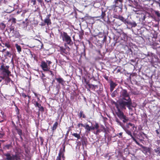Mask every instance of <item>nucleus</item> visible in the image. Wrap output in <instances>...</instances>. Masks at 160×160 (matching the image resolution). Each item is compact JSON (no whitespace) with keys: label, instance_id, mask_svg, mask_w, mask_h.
<instances>
[{"label":"nucleus","instance_id":"27","mask_svg":"<svg viewBox=\"0 0 160 160\" xmlns=\"http://www.w3.org/2000/svg\"><path fill=\"white\" fill-rule=\"evenodd\" d=\"M116 84L113 82H111L110 83V87L115 88Z\"/></svg>","mask_w":160,"mask_h":160},{"label":"nucleus","instance_id":"47","mask_svg":"<svg viewBox=\"0 0 160 160\" xmlns=\"http://www.w3.org/2000/svg\"><path fill=\"white\" fill-rule=\"evenodd\" d=\"M49 71L50 72V74L51 75H52V76L54 75L53 74V73L52 72V71L49 70V71Z\"/></svg>","mask_w":160,"mask_h":160},{"label":"nucleus","instance_id":"53","mask_svg":"<svg viewBox=\"0 0 160 160\" xmlns=\"http://www.w3.org/2000/svg\"><path fill=\"white\" fill-rule=\"evenodd\" d=\"M3 120H0V122H2L3 121Z\"/></svg>","mask_w":160,"mask_h":160},{"label":"nucleus","instance_id":"57","mask_svg":"<svg viewBox=\"0 0 160 160\" xmlns=\"http://www.w3.org/2000/svg\"><path fill=\"white\" fill-rule=\"evenodd\" d=\"M159 6H160V4H159Z\"/></svg>","mask_w":160,"mask_h":160},{"label":"nucleus","instance_id":"52","mask_svg":"<svg viewBox=\"0 0 160 160\" xmlns=\"http://www.w3.org/2000/svg\"><path fill=\"white\" fill-rule=\"evenodd\" d=\"M122 132H120L119 133V135L120 136H121L122 135Z\"/></svg>","mask_w":160,"mask_h":160},{"label":"nucleus","instance_id":"46","mask_svg":"<svg viewBox=\"0 0 160 160\" xmlns=\"http://www.w3.org/2000/svg\"><path fill=\"white\" fill-rule=\"evenodd\" d=\"M27 97H28V102H29L30 101V99L31 98V96H29V95H27Z\"/></svg>","mask_w":160,"mask_h":160},{"label":"nucleus","instance_id":"41","mask_svg":"<svg viewBox=\"0 0 160 160\" xmlns=\"http://www.w3.org/2000/svg\"><path fill=\"white\" fill-rule=\"evenodd\" d=\"M12 22L14 23H16V19L15 18H13L12 19Z\"/></svg>","mask_w":160,"mask_h":160},{"label":"nucleus","instance_id":"20","mask_svg":"<svg viewBox=\"0 0 160 160\" xmlns=\"http://www.w3.org/2000/svg\"><path fill=\"white\" fill-rule=\"evenodd\" d=\"M58 123L57 122H55L52 128V130L53 131H54L58 127Z\"/></svg>","mask_w":160,"mask_h":160},{"label":"nucleus","instance_id":"19","mask_svg":"<svg viewBox=\"0 0 160 160\" xmlns=\"http://www.w3.org/2000/svg\"><path fill=\"white\" fill-rule=\"evenodd\" d=\"M84 128L86 129V132L88 133L91 131L90 126H89L88 124L85 125Z\"/></svg>","mask_w":160,"mask_h":160},{"label":"nucleus","instance_id":"35","mask_svg":"<svg viewBox=\"0 0 160 160\" xmlns=\"http://www.w3.org/2000/svg\"><path fill=\"white\" fill-rule=\"evenodd\" d=\"M4 44L6 47L8 48H9L10 47V45L8 43H5Z\"/></svg>","mask_w":160,"mask_h":160},{"label":"nucleus","instance_id":"48","mask_svg":"<svg viewBox=\"0 0 160 160\" xmlns=\"http://www.w3.org/2000/svg\"><path fill=\"white\" fill-rule=\"evenodd\" d=\"M33 93L34 94V95L36 97H37L38 96V94L35 92H33Z\"/></svg>","mask_w":160,"mask_h":160},{"label":"nucleus","instance_id":"55","mask_svg":"<svg viewBox=\"0 0 160 160\" xmlns=\"http://www.w3.org/2000/svg\"><path fill=\"white\" fill-rule=\"evenodd\" d=\"M42 75L43 77H45V76L44 74H42Z\"/></svg>","mask_w":160,"mask_h":160},{"label":"nucleus","instance_id":"4","mask_svg":"<svg viewBox=\"0 0 160 160\" xmlns=\"http://www.w3.org/2000/svg\"><path fill=\"white\" fill-rule=\"evenodd\" d=\"M122 0H116L115 1V8L117 9L118 8L119 11H121L122 7Z\"/></svg>","mask_w":160,"mask_h":160},{"label":"nucleus","instance_id":"3","mask_svg":"<svg viewBox=\"0 0 160 160\" xmlns=\"http://www.w3.org/2000/svg\"><path fill=\"white\" fill-rule=\"evenodd\" d=\"M9 66H5L4 65H2L0 68L3 74L5 76H8L10 72L8 70Z\"/></svg>","mask_w":160,"mask_h":160},{"label":"nucleus","instance_id":"14","mask_svg":"<svg viewBox=\"0 0 160 160\" xmlns=\"http://www.w3.org/2000/svg\"><path fill=\"white\" fill-rule=\"evenodd\" d=\"M12 160H18L20 159V158L18 153H16L15 155L12 154Z\"/></svg>","mask_w":160,"mask_h":160},{"label":"nucleus","instance_id":"51","mask_svg":"<svg viewBox=\"0 0 160 160\" xmlns=\"http://www.w3.org/2000/svg\"><path fill=\"white\" fill-rule=\"evenodd\" d=\"M37 1L39 3H41L42 2V0H37Z\"/></svg>","mask_w":160,"mask_h":160},{"label":"nucleus","instance_id":"37","mask_svg":"<svg viewBox=\"0 0 160 160\" xmlns=\"http://www.w3.org/2000/svg\"><path fill=\"white\" fill-rule=\"evenodd\" d=\"M85 125H84L82 123H79L78 125V128H79L80 127V126H82V127H84V126H85Z\"/></svg>","mask_w":160,"mask_h":160},{"label":"nucleus","instance_id":"38","mask_svg":"<svg viewBox=\"0 0 160 160\" xmlns=\"http://www.w3.org/2000/svg\"><path fill=\"white\" fill-rule=\"evenodd\" d=\"M0 25L3 28H5L6 27L5 25L3 23H1L0 24Z\"/></svg>","mask_w":160,"mask_h":160},{"label":"nucleus","instance_id":"56","mask_svg":"<svg viewBox=\"0 0 160 160\" xmlns=\"http://www.w3.org/2000/svg\"><path fill=\"white\" fill-rule=\"evenodd\" d=\"M156 132H157V133H158V131H157V130H156Z\"/></svg>","mask_w":160,"mask_h":160},{"label":"nucleus","instance_id":"5","mask_svg":"<svg viewBox=\"0 0 160 160\" xmlns=\"http://www.w3.org/2000/svg\"><path fill=\"white\" fill-rule=\"evenodd\" d=\"M41 67L44 71H49L50 69V68L48 67L47 63L44 61H42Z\"/></svg>","mask_w":160,"mask_h":160},{"label":"nucleus","instance_id":"1","mask_svg":"<svg viewBox=\"0 0 160 160\" xmlns=\"http://www.w3.org/2000/svg\"><path fill=\"white\" fill-rule=\"evenodd\" d=\"M120 94L119 103L122 109H125L127 106L129 110L132 109V101L127 91L125 89H122Z\"/></svg>","mask_w":160,"mask_h":160},{"label":"nucleus","instance_id":"39","mask_svg":"<svg viewBox=\"0 0 160 160\" xmlns=\"http://www.w3.org/2000/svg\"><path fill=\"white\" fill-rule=\"evenodd\" d=\"M1 113L2 116V118H3V119H4L5 118V116L4 115V113L3 112H1Z\"/></svg>","mask_w":160,"mask_h":160},{"label":"nucleus","instance_id":"8","mask_svg":"<svg viewBox=\"0 0 160 160\" xmlns=\"http://www.w3.org/2000/svg\"><path fill=\"white\" fill-rule=\"evenodd\" d=\"M99 125L98 123H96L94 125L95 130H96V131H93V132L94 134L97 135L101 132V130L99 128Z\"/></svg>","mask_w":160,"mask_h":160},{"label":"nucleus","instance_id":"18","mask_svg":"<svg viewBox=\"0 0 160 160\" xmlns=\"http://www.w3.org/2000/svg\"><path fill=\"white\" fill-rule=\"evenodd\" d=\"M15 46L18 52L20 53L22 51V49L21 46L18 44H15Z\"/></svg>","mask_w":160,"mask_h":160},{"label":"nucleus","instance_id":"7","mask_svg":"<svg viewBox=\"0 0 160 160\" xmlns=\"http://www.w3.org/2000/svg\"><path fill=\"white\" fill-rule=\"evenodd\" d=\"M10 29L13 36L16 38H18L20 37V34L18 31L15 30L13 28H11Z\"/></svg>","mask_w":160,"mask_h":160},{"label":"nucleus","instance_id":"36","mask_svg":"<svg viewBox=\"0 0 160 160\" xmlns=\"http://www.w3.org/2000/svg\"><path fill=\"white\" fill-rule=\"evenodd\" d=\"M18 134L20 136H21V135L22 134V131L21 130H20V129L18 130Z\"/></svg>","mask_w":160,"mask_h":160},{"label":"nucleus","instance_id":"49","mask_svg":"<svg viewBox=\"0 0 160 160\" xmlns=\"http://www.w3.org/2000/svg\"><path fill=\"white\" fill-rule=\"evenodd\" d=\"M46 24L44 22L43 23H42L41 24V26H44Z\"/></svg>","mask_w":160,"mask_h":160},{"label":"nucleus","instance_id":"6","mask_svg":"<svg viewBox=\"0 0 160 160\" xmlns=\"http://www.w3.org/2000/svg\"><path fill=\"white\" fill-rule=\"evenodd\" d=\"M51 16L50 14H48L44 21V22L48 26L51 24V20L50 18Z\"/></svg>","mask_w":160,"mask_h":160},{"label":"nucleus","instance_id":"40","mask_svg":"<svg viewBox=\"0 0 160 160\" xmlns=\"http://www.w3.org/2000/svg\"><path fill=\"white\" fill-rule=\"evenodd\" d=\"M31 2L33 5H35L36 4V1L35 0H32Z\"/></svg>","mask_w":160,"mask_h":160},{"label":"nucleus","instance_id":"9","mask_svg":"<svg viewBox=\"0 0 160 160\" xmlns=\"http://www.w3.org/2000/svg\"><path fill=\"white\" fill-rule=\"evenodd\" d=\"M116 114L118 117L121 120L122 119V118L125 116L123 112L121 111L118 108V111L116 112Z\"/></svg>","mask_w":160,"mask_h":160},{"label":"nucleus","instance_id":"24","mask_svg":"<svg viewBox=\"0 0 160 160\" xmlns=\"http://www.w3.org/2000/svg\"><path fill=\"white\" fill-rule=\"evenodd\" d=\"M79 116L80 118H81L82 117L83 118H86L85 115L83 114V112L82 111H81L80 112Z\"/></svg>","mask_w":160,"mask_h":160},{"label":"nucleus","instance_id":"33","mask_svg":"<svg viewBox=\"0 0 160 160\" xmlns=\"http://www.w3.org/2000/svg\"><path fill=\"white\" fill-rule=\"evenodd\" d=\"M20 96L25 98L27 96V95H26L24 93L22 92L20 94Z\"/></svg>","mask_w":160,"mask_h":160},{"label":"nucleus","instance_id":"22","mask_svg":"<svg viewBox=\"0 0 160 160\" xmlns=\"http://www.w3.org/2000/svg\"><path fill=\"white\" fill-rule=\"evenodd\" d=\"M72 135L76 138L77 140L79 139L80 138V134L77 133H73L72 134Z\"/></svg>","mask_w":160,"mask_h":160},{"label":"nucleus","instance_id":"45","mask_svg":"<svg viewBox=\"0 0 160 160\" xmlns=\"http://www.w3.org/2000/svg\"><path fill=\"white\" fill-rule=\"evenodd\" d=\"M90 129L91 130H95V128H94V125L93 126L91 127L90 126Z\"/></svg>","mask_w":160,"mask_h":160},{"label":"nucleus","instance_id":"42","mask_svg":"<svg viewBox=\"0 0 160 160\" xmlns=\"http://www.w3.org/2000/svg\"><path fill=\"white\" fill-rule=\"evenodd\" d=\"M47 63L48 66H49L52 63V62L50 61H47Z\"/></svg>","mask_w":160,"mask_h":160},{"label":"nucleus","instance_id":"31","mask_svg":"<svg viewBox=\"0 0 160 160\" xmlns=\"http://www.w3.org/2000/svg\"><path fill=\"white\" fill-rule=\"evenodd\" d=\"M6 55L9 57L11 58L12 56V54L9 52L7 51L6 52Z\"/></svg>","mask_w":160,"mask_h":160},{"label":"nucleus","instance_id":"50","mask_svg":"<svg viewBox=\"0 0 160 160\" xmlns=\"http://www.w3.org/2000/svg\"><path fill=\"white\" fill-rule=\"evenodd\" d=\"M114 88L110 87V90L111 91H112L113 90V89Z\"/></svg>","mask_w":160,"mask_h":160},{"label":"nucleus","instance_id":"43","mask_svg":"<svg viewBox=\"0 0 160 160\" xmlns=\"http://www.w3.org/2000/svg\"><path fill=\"white\" fill-rule=\"evenodd\" d=\"M88 86L89 87V88H91L92 87H94V85H93L90 84H88Z\"/></svg>","mask_w":160,"mask_h":160},{"label":"nucleus","instance_id":"44","mask_svg":"<svg viewBox=\"0 0 160 160\" xmlns=\"http://www.w3.org/2000/svg\"><path fill=\"white\" fill-rule=\"evenodd\" d=\"M102 14L101 16V18H104L105 14L104 13L102 12Z\"/></svg>","mask_w":160,"mask_h":160},{"label":"nucleus","instance_id":"15","mask_svg":"<svg viewBox=\"0 0 160 160\" xmlns=\"http://www.w3.org/2000/svg\"><path fill=\"white\" fill-rule=\"evenodd\" d=\"M126 24L131 25L132 27H135L137 26V23L134 21L130 22L127 21Z\"/></svg>","mask_w":160,"mask_h":160},{"label":"nucleus","instance_id":"16","mask_svg":"<svg viewBox=\"0 0 160 160\" xmlns=\"http://www.w3.org/2000/svg\"><path fill=\"white\" fill-rule=\"evenodd\" d=\"M34 105L36 107H38L39 108V110H43V108L42 107L41 104H39V103L37 102H35Z\"/></svg>","mask_w":160,"mask_h":160},{"label":"nucleus","instance_id":"13","mask_svg":"<svg viewBox=\"0 0 160 160\" xmlns=\"http://www.w3.org/2000/svg\"><path fill=\"white\" fill-rule=\"evenodd\" d=\"M117 18L120 20L122 22H124V24H126V23L128 21L126 19H125L122 16H118Z\"/></svg>","mask_w":160,"mask_h":160},{"label":"nucleus","instance_id":"17","mask_svg":"<svg viewBox=\"0 0 160 160\" xmlns=\"http://www.w3.org/2000/svg\"><path fill=\"white\" fill-rule=\"evenodd\" d=\"M56 80L60 83L62 84V85H63L64 84V80L62 79V78H56Z\"/></svg>","mask_w":160,"mask_h":160},{"label":"nucleus","instance_id":"26","mask_svg":"<svg viewBox=\"0 0 160 160\" xmlns=\"http://www.w3.org/2000/svg\"><path fill=\"white\" fill-rule=\"evenodd\" d=\"M125 131L127 134H128V135H130L131 137L132 138V137H134L132 136V133L130 131L128 130H125Z\"/></svg>","mask_w":160,"mask_h":160},{"label":"nucleus","instance_id":"11","mask_svg":"<svg viewBox=\"0 0 160 160\" xmlns=\"http://www.w3.org/2000/svg\"><path fill=\"white\" fill-rule=\"evenodd\" d=\"M141 146L142 148V151L143 153H147L149 152H150V148H149L144 147L142 145Z\"/></svg>","mask_w":160,"mask_h":160},{"label":"nucleus","instance_id":"12","mask_svg":"<svg viewBox=\"0 0 160 160\" xmlns=\"http://www.w3.org/2000/svg\"><path fill=\"white\" fill-rule=\"evenodd\" d=\"M4 155L6 157L5 159L7 160H12V154H11L9 153H7L4 154Z\"/></svg>","mask_w":160,"mask_h":160},{"label":"nucleus","instance_id":"54","mask_svg":"<svg viewBox=\"0 0 160 160\" xmlns=\"http://www.w3.org/2000/svg\"><path fill=\"white\" fill-rule=\"evenodd\" d=\"M37 98V99L39 100V98L38 97V96L37 97H36Z\"/></svg>","mask_w":160,"mask_h":160},{"label":"nucleus","instance_id":"25","mask_svg":"<svg viewBox=\"0 0 160 160\" xmlns=\"http://www.w3.org/2000/svg\"><path fill=\"white\" fill-rule=\"evenodd\" d=\"M122 119H123V122L124 123L127 122L129 120L128 118L126 117L125 115L122 118Z\"/></svg>","mask_w":160,"mask_h":160},{"label":"nucleus","instance_id":"28","mask_svg":"<svg viewBox=\"0 0 160 160\" xmlns=\"http://www.w3.org/2000/svg\"><path fill=\"white\" fill-rule=\"evenodd\" d=\"M116 121L118 124H119L122 127V123L117 118H116Z\"/></svg>","mask_w":160,"mask_h":160},{"label":"nucleus","instance_id":"30","mask_svg":"<svg viewBox=\"0 0 160 160\" xmlns=\"http://www.w3.org/2000/svg\"><path fill=\"white\" fill-rule=\"evenodd\" d=\"M155 14L158 17H160V13L159 12L157 11H154Z\"/></svg>","mask_w":160,"mask_h":160},{"label":"nucleus","instance_id":"23","mask_svg":"<svg viewBox=\"0 0 160 160\" xmlns=\"http://www.w3.org/2000/svg\"><path fill=\"white\" fill-rule=\"evenodd\" d=\"M131 126V127H132L133 128V129L134 130H136V128L134 126V124H132L131 123H128V124H127V127L128 128H129V126Z\"/></svg>","mask_w":160,"mask_h":160},{"label":"nucleus","instance_id":"29","mask_svg":"<svg viewBox=\"0 0 160 160\" xmlns=\"http://www.w3.org/2000/svg\"><path fill=\"white\" fill-rule=\"evenodd\" d=\"M117 93V91L116 90H115L111 94L112 97L113 98L116 95Z\"/></svg>","mask_w":160,"mask_h":160},{"label":"nucleus","instance_id":"2","mask_svg":"<svg viewBox=\"0 0 160 160\" xmlns=\"http://www.w3.org/2000/svg\"><path fill=\"white\" fill-rule=\"evenodd\" d=\"M60 37L62 38V41L66 42L67 44L71 45L72 43L71 38L67 33L64 32H61Z\"/></svg>","mask_w":160,"mask_h":160},{"label":"nucleus","instance_id":"21","mask_svg":"<svg viewBox=\"0 0 160 160\" xmlns=\"http://www.w3.org/2000/svg\"><path fill=\"white\" fill-rule=\"evenodd\" d=\"M155 152L157 154V155L160 156V149L159 148H157L154 150Z\"/></svg>","mask_w":160,"mask_h":160},{"label":"nucleus","instance_id":"32","mask_svg":"<svg viewBox=\"0 0 160 160\" xmlns=\"http://www.w3.org/2000/svg\"><path fill=\"white\" fill-rule=\"evenodd\" d=\"M60 48H61L60 49L61 50V53H62V54L63 53H66L65 52L66 50L65 48H61V47Z\"/></svg>","mask_w":160,"mask_h":160},{"label":"nucleus","instance_id":"34","mask_svg":"<svg viewBox=\"0 0 160 160\" xmlns=\"http://www.w3.org/2000/svg\"><path fill=\"white\" fill-rule=\"evenodd\" d=\"M132 139L133 140L135 141L136 144H137L138 145H140V146H141V145H140L139 143H138L136 140L135 139V138L134 137H132Z\"/></svg>","mask_w":160,"mask_h":160},{"label":"nucleus","instance_id":"10","mask_svg":"<svg viewBox=\"0 0 160 160\" xmlns=\"http://www.w3.org/2000/svg\"><path fill=\"white\" fill-rule=\"evenodd\" d=\"M56 160H64V154L60 152L58 154V156L57 157Z\"/></svg>","mask_w":160,"mask_h":160}]
</instances>
